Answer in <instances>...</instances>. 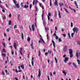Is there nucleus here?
<instances>
[{"label": "nucleus", "mask_w": 80, "mask_h": 80, "mask_svg": "<svg viewBox=\"0 0 80 80\" xmlns=\"http://www.w3.org/2000/svg\"><path fill=\"white\" fill-rule=\"evenodd\" d=\"M48 52L45 53V56H47V54H48Z\"/></svg>", "instance_id": "864d4df0"}, {"label": "nucleus", "mask_w": 80, "mask_h": 80, "mask_svg": "<svg viewBox=\"0 0 80 80\" xmlns=\"http://www.w3.org/2000/svg\"><path fill=\"white\" fill-rule=\"evenodd\" d=\"M68 60H69V58L67 57H66L65 58V59L64 60V63H66L68 61Z\"/></svg>", "instance_id": "423d86ee"}, {"label": "nucleus", "mask_w": 80, "mask_h": 80, "mask_svg": "<svg viewBox=\"0 0 80 80\" xmlns=\"http://www.w3.org/2000/svg\"><path fill=\"white\" fill-rule=\"evenodd\" d=\"M58 16L60 18H61V14H60V12L58 11Z\"/></svg>", "instance_id": "412c9836"}, {"label": "nucleus", "mask_w": 80, "mask_h": 80, "mask_svg": "<svg viewBox=\"0 0 80 80\" xmlns=\"http://www.w3.org/2000/svg\"><path fill=\"white\" fill-rule=\"evenodd\" d=\"M21 67L22 69H23V70L24 69V66H23V65H21Z\"/></svg>", "instance_id": "72a5a7b5"}, {"label": "nucleus", "mask_w": 80, "mask_h": 80, "mask_svg": "<svg viewBox=\"0 0 80 80\" xmlns=\"http://www.w3.org/2000/svg\"><path fill=\"white\" fill-rule=\"evenodd\" d=\"M35 8L36 9V12H38V7H37V6H36L35 7Z\"/></svg>", "instance_id": "a211bd4d"}, {"label": "nucleus", "mask_w": 80, "mask_h": 80, "mask_svg": "<svg viewBox=\"0 0 80 80\" xmlns=\"http://www.w3.org/2000/svg\"><path fill=\"white\" fill-rule=\"evenodd\" d=\"M19 53L21 54V55L22 56L23 55V54H22V51H19Z\"/></svg>", "instance_id": "3c124183"}, {"label": "nucleus", "mask_w": 80, "mask_h": 80, "mask_svg": "<svg viewBox=\"0 0 80 80\" xmlns=\"http://www.w3.org/2000/svg\"><path fill=\"white\" fill-rule=\"evenodd\" d=\"M27 40L28 42H30V38H28Z\"/></svg>", "instance_id": "e433bc0d"}, {"label": "nucleus", "mask_w": 80, "mask_h": 80, "mask_svg": "<svg viewBox=\"0 0 80 80\" xmlns=\"http://www.w3.org/2000/svg\"><path fill=\"white\" fill-rule=\"evenodd\" d=\"M39 5L40 7L42 8V9H44V7H43V5H42L41 3L39 4Z\"/></svg>", "instance_id": "9d476101"}, {"label": "nucleus", "mask_w": 80, "mask_h": 80, "mask_svg": "<svg viewBox=\"0 0 80 80\" xmlns=\"http://www.w3.org/2000/svg\"><path fill=\"white\" fill-rule=\"evenodd\" d=\"M13 47L15 49H17V43L16 42H14Z\"/></svg>", "instance_id": "6e6552de"}, {"label": "nucleus", "mask_w": 80, "mask_h": 80, "mask_svg": "<svg viewBox=\"0 0 80 80\" xmlns=\"http://www.w3.org/2000/svg\"><path fill=\"white\" fill-rule=\"evenodd\" d=\"M48 16L49 17H50V16H51V13L50 12L48 13Z\"/></svg>", "instance_id": "c03bdc74"}, {"label": "nucleus", "mask_w": 80, "mask_h": 80, "mask_svg": "<svg viewBox=\"0 0 80 80\" xmlns=\"http://www.w3.org/2000/svg\"><path fill=\"white\" fill-rule=\"evenodd\" d=\"M52 51L48 50V53H49V54H51V53H52Z\"/></svg>", "instance_id": "c756f323"}, {"label": "nucleus", "mask_w": 80, "mask_h": 80, "mask_svg": "<svg viewBox=\"0 0 80 80\" xmlns=\"http://www.w3.org/2000/svg\"><path fill=\"white\" fill-rule=\"evenodd\" d=\"M2 12H3V13H5V10H4L3 9L2 10Z\"/></svg>", "instance_id": "680f3d73"}, {"label": "nucleus", "mask_w": 80, "mask_h": 80, "mask_svg": "<svg viewBox=\"0 0 80 80\" xmlns=\"http://www.w3.org/2000/svg\"><path fill=\"white\" fill-rule=\"evenodd\" d=\"M50 0V6H52V0Z\"/></svg>", "instance_id": "c85d7f7f"}, {"label": "nucleus", "mask_w": 80, "mask_h": 80, "mask_svg": "<svg viewBox=\"0 0 80 80\" xmlns=\"http://www.w3.org/2000/svg\"><path fill=\"white\" fill-rule=\"evenodd\" d=\"M64 10L65 12H66V13H69V12H68V10H67V9H66V8H64Z\"/></svg>", "instance_id": "6ab92c4d"}, {"label": "nucleus", "mask_w": 80, "mask_h": 80, "mask_svg": "<svg viewBox=\"0 0 80 80\" xmlns=\"http://www.w3.org/2000/svg\"><path fill=\"white\" fill-rule=\"evenodd\" d=\"M12 1L13 2V3H14V4H15V5L17 4V1H16V0H13Z\"/></svg>", "instance_id": "a878e982"}, {"label": "nucleus", "mask_w": 80, "mask_h": 80, "mask_svg": "<svg viewBox=\"0 0 80 80\" xmlns=\"http://www.w3.org/2000/svg\"><path fill=\"white\" fill-rule=\"evenodd\" d=\"M54 5H57V6H58V3H57V0H55Z\"/></svg>", "instance_id": "4468645a"}, {"label": "nucleus", "mask_w": 80, "mask_h": 80, "mask_svg": "<svg viewBox=\"0 0 80 80\" xmlns=\"http://www.w3.org/2000/svg\"><path fill=\"white\" fill-rule=\"evenodd\" d=\"M34 62H33V61H32V66H33L34 65Z\"/></svg>", "instance_id": "09e8293b"}, {"label": "nucleus", "mask_w": 80, "mask_h": 80, "mask_svg": "<svg viewBox=\"0 0 80 80\" xmlns=\"http://www.w3.org/2000/svg\"><path fill=\"white\" fill-rule=\"evenodd\" d=\"M74 36V33H72L71 34V37L73 38V36Z\"/></svg>", "instance_id": "4c0bfd02"}, {"label": "nucleus", "mask_w": 80, "mask_h": 80, "mask_svg": "<svg viewBox=\"0 0 80 80\" xmlns=\"http://www.w3.org/2000/svg\"><path fill=\"white\" fill-rule=\"evenodd\" d=\"M21 7H23V2H21Z\"/></svg>", "instance_id": "c9c22d12"}, {"label": "nucleus", "mask_w": 80, "mask_h": 80, "mask_svg": "<svg viewBox=\"0 0 80 80\" xmlns=\"http://www.w3.org/2000/svg\"><path fill=\"white\" fill-rule=\"evenodd\" d=\"M72 10H73V11H74V13H76V10H75V9H72Z\"/></svg>", "instance_id": "052dcab7"}, {"label": "nucleus", "mask_w": 80, "mask_h": 80, "mask_svg": "<svg viewBox=\"0 0 80 80\" xmlns=\"http://www.w3.org/2000/svg\"><path fill=\"white\" fill-rule=\"evenodd\" d=\"M63 37H66V34H63Z\"/></svg>", "instance_id": "774afa93"}, {"label": "nucleus", "mask_w": 80, "mask_h": 80, "mask_svg": "<svg viewBox=\"0 0 80 80\" xmlns=\"http://www.w3.org/2000/svg\"><path fill=\"white\" fill-rule=\"evenodd\" d=\"M6 18L5 17V16L2 17V18L3 20H5V19Z\"/></svg>", "instance_id": "58836bf2"}, {"label": "nucleus", "mask_w": 80, "mask_h": 80, "mask_svg": "<svg viewBox=\"0 0 80 80\" xmlns=\"http://www.w3.org/2000/svg\"><path fill=\"white\" fill-rule=\"evenodd\" d=\"M52 42L53 44V46L54 48H55V42H54V41L53 40L52 41Z\"/></svg>", "instance_id": "f8f14e48"}, {"label": "nucleus", "mask_w": 80, "mask_h": 80, "mask_svg": "<svg viewBox=\"0 0 80 80\" xmlns=\"http://www.w3.org/2000/svg\"><path fill=\"white\" fill-rule=\"evenodd\" d=\"M43 24L44 27H45V24H46V22H45V21H43Z\"/></svg>", "instance_id": "cd10ccee"}, {"label": "nucleus", "mask_w": 80, "mask_h": 80, "mask_svg": "<svg viewBox=\"0 0 80 80\" xmlns=\"http://www.w3.org/2000/svg\"><path fill=\"white\" fill-rule=\"evenodd\" d=\"M32 31L34 32L35 31V26H34V25L32 24Z\"/></svg>", "instance_id": "1a4fd4ad"}, {"label": "nucleus", "mask_w": 80, "mask_h": 80, "mask_svg": "<svg viewBox=\"0 0 80 80\" xmlns=\"http://www.w3.org/2000/svg\"><path fill=\"white\" fill-rule=\"evenodd\" d=\"M59 5H60V7H61L62 6H63V3L62 2L61 3V2L59 3Z\"/></svg>", "instance_id": "dca6fc26"}, {"label": "nucleus", "mask_w": 80, "mask_h": 80, "mask_svg": "<svg viewBox=\"0 0 80 80\" xmlns=\"http://www.w3.org/2000/svg\"><path fill=\"white\" fill-rule=\"evenodd\" d=\"M41 76V70L40 69L39 70L38 74V77H40Z\"/></svg>", "instance_id": "0eeeda50"}, {"label": "nucleus", "mask_w": 80, "mask_h": 80, "mask_svg": "<svg viewBox=\"0 0 80 80\" xmlns=\"http://www.w3.org/2000/svg\"><path fill=\"white\" fill-rule=\"evenodd\" d=\"M6 31L8 32L10 31V29L9 28H8V29H7Z\"/></svg>", "instance_id": "37998d69"}, {"label": "nucleus", "mask_w": 80, "mask_h": 80, "mask_svg": "<svg viewBox=\"0 0 80 80\" xmlns=\"http://www.w3.org/2000/svg\"><path fill=\"white\" fill-rule=\"evenodd\" d=\"M32 4H30V9L31 10L32 9Z\"/></svg>", "instance_id": "79ce46f5"}, {"label": "nucleus", "mask_w": 80, "mask_h": 80, "mask_svg": "<svg viewBox=\"0 0 80 80\" xmlns=\"http://www.w3.org/2000/svg\"><path fill=\"white\" fill-rule=\"evenodd\" d=\"M28 6L26 5H25L24 7V8H28Z\"/></svg>", "instance_id": "473e14b6"}, {"label": "nucleus", "mask_w": 80, "mask_h": 80, "mask_svg": "<svg viewBox=\"0 0 80 80\" xmlns=\"http://www.w3.org/2000/svg\"><path fill=\"white\" fill-rule=\"evenodd\" d=\"M47 37L48 40V39H49V37H48V34H47Z\"/></svg>", "instance_id": "603ef678"}, {"label": "nucleus", "mask_w": 80, "mask_h": 80, "mask_svg": "<svg viewBox=\"0 0 80 80\" xmlns=\"http://www.w3.org/2000/svg\"><path fill=\"white\" fill-rule=\"evenodd\" d=\"M55 62L56 63H58V61H57V58L56 57H55Z\"/></svg>", "instance_id": "b1692460"}, {"label": "nucleus", "mask_w": 80, "mask_h": 80, "mask_svg": "<svg viewBox=\"0 0 80 80\" xmlns=\"http://www.w3.org/2000/svg\"><path fill=\"white\" fill-rule=\"evenodd\" d=\"M15 6L18 8H20V6L19 5V4L18 3L16 4H15Z\"/></svg>", "instance_id": "9b49d317"}, {"label": "nucleus", "mask_w": 80, "mask_h": 80, "mask_svg": "<svg viewBox=\"0 0 80 80\" xmlns=\"http://www.w3.org/2000/svg\"><path fill=\"white\" fill-rule=\"evenodd\" d=\"M78 45H80V42L79 41H78Z\"/></svg>", "instance_id": "338daca9"}, {"label": "nucleus", "mask_w": 80, "mask_h": 80, "mask_svg": "<svg viewBox=\"0 0 80 80\" xmlns=\"http://www.w3.org/2000/svg\"><path fill=\"white\" fill-rule=\"evenodd\" d=\"M22 48H20V51L19 52H22Z\"/></svg>", "instance_id": "bf43d9fd"}, {"label": "nucleus", "mask_w": 80, "mask_h": 80, "mask_svg": "<svg viewBox=\"0 0 80 80\" xmlns=\"http://www.w3.org/2000/svg\"><path fill=\"white\" fill-rule=\"evenodd\" d=\"M72 30L74 32V33H78V28H77V27H75L74 28H73Z\"/></svg>", "instance_id": "f257e3e1"}, {"label": "nucleus", "mask_w": 80, "mask_h": 80, "mask_svg": "<svg viewBox=\"0 0 80 80\" xmlns=\"http://www.w3.org/2000/svg\"><path fill=\"white\" fill-rule=\"evenodd\" d=\"M64 30H65V29H63V28H61V31L62 32H63L64 31Z\"/></svg>", "instance_id": "6e6d98bb"}, {"label": "nucleus", "mask_w": 80, "mask_h": 80, "mask_svg": "<svg viewBox=\"0 0 80 80\" xmlns=\"http://www.w3.org/2000/svg\"><path fill=\"white\" fill-rule=\"evenodd\" d=\"M2 52H5V49H3L2 50Z\"/></svg>", "instance_id": "0e129e2a"}, {"label": "nucleus", "mask_w": 80, "mask_h": 80, "mask_svg": "<svg viewBox=\"0 0 80 80\" xmlns=\"http://www.w3.org/2000/svg\"><path fill=\"white\" fill-rule=\"evenodd\" d=\"M77 61L78 62V63L79 65H80V60L77 59Z\"/></svg>", "instance_id": "f704fd0d"}, {"label": "nucleus", "mask_w": 80, "mask_h": 80, "mask_svg": "<svg viewBox=\"0 0 80 80\" xmlns=\"http://www.w3.org/2000/svg\"><path fill=\"white\" fill-rule=\"evenodd\" d=\"M63 51L65 52H67V45H65L63 47Z\"/></svg>", "instance_id": "7ed1b4c3"}, {"label": "nucleus", "mask_w": 80, "mask_h": 80, "mask_svg": "<svg viewBox=\"0 0 80 80\" xmlns=\"http://www.w3.org/2000/svg\"><path fill=\"white\" fill-rule=\"evenodd\" d=\"M77 58H78L79 57H80V52H77L76 55Z\"/></svg>", "instance_id": "20e7f679"}, {"label": "nucleus", "mask_w": 80, "mask_h": 80, "mask_svg": "<svg viewBox=\"0 0 80 80\" xmlns=\"http://www.w3.org/2000/svg\"><path fill=\"white\" fill-rule=\"evenodd\" d=\"M53 50L55 52H57V51L56 50V49H55V48H54L53 49Z\"/></svg>", "instance_id": "a18cd8bd"}, {"label": "nucleus", "mask_w": 80, "mask_h": 80, "mask_svg": "<svg viewBox=\"0 0 80 80\" xmlns=\"http://www.w3.org/2000/svg\"><path fill=\"white\" fill-rule=\"evenodd\" d=\"M45 30L46 32H47V31H48V30H49V28L48 27L45 28Z\"/></svg>", "instance_id": "4be33fe9"}, {"label": "nucleus", "mask_w": 80, "mask_h": 80, "mask_svg": "<svg viewBox=\"0 0 80 80\" xmlns=\"http://www.w3.org/2000/svg\"><path fill=\"white\" fill-rule=\"evenodd\" d=\"M2 56H3V57H5L6 56V54H5V53H2Z\"/></svg>", "instance_id": "393cba45"}, {"label": "nucleus", "mask_w": 80, "mask_h": 80, "mask_svg": "<svg viewBox=\"0 0 80 80\" xmlns=\"http://www.w3.org/2000/svg\"><path fill=\"white\" fill-rule=\"evenodd\" d=\"M35 3H36V2H38V1L37 0H34L33 1V5H35Z\"/></svg>", "instance_id": "f3484780"}, {"label": "nucleus", "mask_w": 80, "mask_h": 80, "mask_svg": "<svg viewBox=\"0 0 80 80\" xmlns=\"http://www.w3.org/2000/svg\"><path fill=\"white\" fill-rule=\"evenodd\" d=\"M73 66L75 67V68H77V65L75 64V63L73 62Z\"/></svg>", "instance_id": "2f4dec72"}, {"label": "nucleus", "mask_w": 80, "mask_h": 80, "mask_svg": "<svg viewBox=\"0 0 80 80\" xmlns=\"http://www.w3.org/2000/svg\"><path fill=\"white\" fill-rule=\"evenodd\" d=\"M71 27H73V23H71Z\"/></svg>", "instance_id": "69168bd1"}, {"label": "nucleus", "mask_w": 80, "mask_h": 80, "mask_svg": "<svg viewBox=\"0 0 80 80\" xmlns=\"http://www.w3.org/2000/svg\"><path fill=\"white\" fill-rule=\"evenodd\" d=\"M56 40H58V36H56Z\"/></svg>", "instance_id": "13d9d810"}, {"label": "nucleus", "mask_w": 80, "mask_h": 80, "mask_svg": "<svg viewBox=\"0 0 80 80\" xmlns=\"http://www.w3.org/2000/svg\"><path fill=\"white\" fill-rule=\"evenodd\" d=\"M42 20H43V17H44V12L42 11Z\"/></svg>", "instance_id": "ddd939ff"}, {"label": "nucleus", "mask_w": 80, "mask_h": 80, "mask_svg": "<svg viewBox=\"0 0 80 80\" xmlns=\"http://www.w3.org/2000/svg\"><path fill=\"white\" fill-rule=\"evenodd\" d=\"M8 71H7V70H5V72H6V74H8L9 73H8Z\"/></svg>", "instance_id": "4d7b16f0"}, {"label": "nucleus", "mask_w": 80, "mask_h": 80, "mask_svg": "<svg viewBox=\"0 0 80 80\" xmlns=\"http://www.w3.org/2000/svg\"><path fill=\"white\" fill-rule=\"evenodd\" d=\"M21 38L22 39H23V38H23V32H22Z\"/></svg>", "instance_id": "5701e85b"}, {"label": "nucleus", "mask_w": 80, "mask_h": 80, "mask_svg": "<svg viewBox=\"0 0 80 80\" xmlns=\"http://www.w3.org/2000/svg\"><path fill=\"white\" fill-rule=\"evenodd\" d=\"M40 55H41V52H40V51L39 50L38 51V54L39 57H40Z\"/></svg>", "instance_id": "bb28decb"}, {"label": "nucleus", "mask_w": 80, "mask_h": 80, "mask_svg": "<svg viewBox=\"0 0 80 80\" xmlns=\"http://www.w3.org/2000/svg\"><path fill=\"white\" fill-rule=\"evenodd\" d=\"M68 36L69 37V38H70V39H71V37H70V33H69V32L68 33Z\"/></svg>", "instance_id": "a19ab883"}, {"label": "nucleus", "mask_w": 80, "mask_h": 80, "mask_svg": "<svg viewBox=\"0 0 80 80\" xmlns=\"http://www.w3.org/2000/svg\"><path fill=\"white\" fill-rule=\"evenodd\" d=\"M62 73H63V74H64L65 76H66V75H67V73H66V72H65L64 71H62Z\"/></svg>", "instance_id": "aec40b11"}, {"label": "nucleus", "mask_w": 80, "mask_h": 80, "mask_svg": "<svg viewBox=\"0 0 80 80\" xmlns=\"http://www.w3.org/2000/svg\"><path fill=\"white\" fill-rule=\"evenodd\" d=\"M9 18H10V17H12V14H11V13H10L9 14Z\"/></svg>", "instance_id": "e2e57ef3"}, {"label": "nucleus", "mask_w": 80, "mask_h": 80, "mask_svg": "<svg viewBox=\"0 0 80 80\" xmlns=\"http://www.w3.org/2000/svg\"><path fill=\"white\" fill-rule=\"evenodd\" d=\"M48 20L49 21H50V16H48Z\"/></svg>", "instance_id": "49530a36"}, {"label": "nucleus", "mask_w": 80, "mask_h": 80, "mask_svg": "<svg viewBox=\"0 0 80 80\" xmlns=\"http://www.w3.org/2000/svg\"><path fill=\"white\" fill-rule=\"evenodd\" d=\"M69 54L70 55V58H72L73 57V50L72 49H70L69 50Z\"/></svg>", "instance_id": "f03ea898"}, {"label": "nucleus", "mask_w": 80, "mask_h": 80, "mask_svg": "<svg viewBox=\"0 0 80 80\" xmlns=\"http://www.w3.org/2000/svg\"><path fill=\"white\" fill-rule=\"evenodd\" d=\"M17 28V25H15L14 27V28Z\"/></svg>", "instance_id": "8fccbe9b"}, {"label": "nucleus", "mask_w": 80, "mask_h": 80, "mask_svg": "<svg viewBox=\"0 0 80 80\" xmlns=\"http://www.w3.org/2000/svg\"><path fill=\"white\" fill-rule=\"evenodd\" d=\"M58 40L59 42H62V39H61V38H59Z\"/></svg>", "instance_id": "ea45409f"}, {"label": "nucleus", "mask_w": 80, "mask_h": 80, "mask_svg": "<svg viewBox=\"0 0 80 80\" xmlns=\"http://www.w3.org/2000/svg\"><path fill=\"white\" fill-rule=\"evenodd\" d=\"M74 4L76 6L78 5V4H77V2H76V1H74Z\"/></svg>", "instance_id": "5fc2aeb1"}, {"label": "nucleus", "mask_w": 80, "mask_h": 80, "mask_svg": "<svg viewBox=\"0 0 80 80\" xmlns=\"http://www.w3.org/2000/svg\"><path fill=\"white\" fill-rule=\"evenodd\" d=\"M38 42H42V43H45V41H44L43 39L42 38H40V40H39Z\"/></svg>", "instance_id": "39448f33"}, {"label": "nucleus", "mask_w": 80, "mask_h": 80, "mask_svg": "<svg viewBox=\"0 0 80 80\" xmlns=\"http://www.w3.org/2000/svg\"><path fill=\"white\" fill-rule=\"evenodd\" d=\"M33 43H32L30 44V46L31 47V48H32V49H33H33H34V48H33Z\"/></svg>", "instance_id": "2eb2a0df"}, {"label": "nucleus", "mask_w": 80, "mask_h": 80, "mask_svg": "<svg viewBox=\"0 0 80 80\" xmlns=\"http://www.w3.org/2000/svg\"><path fill=\"white\" fill-rule=\"evenodd\" d=\"M0 8H2V9H3V7H2V5L1 4H0Z\"/></svg>", "instance_id": "de8ad7c7"}, {"label": "nucleus", "mask_w": 80, "mask_h": 80, "mask_svg": "<svg viewBox=\"0 0 80 80\" xmlns=\"http://www.w3.org/2000/svg\"><path fill=\"white\" fill-rule=\"evenodd\" d=\"M12 24V22H11V21L9 20L8 21V24L9 25H11Z\"/></svg>", "instance_id": "7c9ffc66"}]
</instances>
